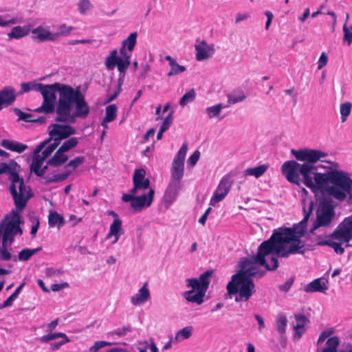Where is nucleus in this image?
<instances>
[{"label": "nucleus", "instance_id": "obj_37", "mask_svg": "<svg viewBox=\"0 0 352 352\" xmlns=\"http://www.w3.org/2000/svg\"><path fill=\"white\" fill-rule=\"evenodd\" d=\"M287 324V317L283 314H278L276 319V327L279 333L283 334L285 333Z\"/></svg>", "mask_w": 352, "mask_h": 352}, {"label": "nucleus", "instance_id": "obj_48", "mask_svg": "<svg viewBox=\"0 0 352 352\" xmlns=\"http://www.w3.org/2000/svg\"><path fill=\"white\" fill-rule=\"evenodd\" d=\"M74 30V27L67 26L66 24L63 23L58 26V31L54 33L55 36V40L57 39L60 36H66L69 34L70 32Z\"/></svg>", "mask_w": 352, "mask_h": 352}, {"label": "nucleus", "instance_id": "obj_61", "mask_svg": "<svg viewBox=\"0 0 352 352\" xmlns=\"http://www.w3.org/2000/svg\"><path fill=\"white\" fill-rule=\"evenodd\" d=\"M327 61L328 57L327 54L325 52H322L318 62V69H321L324 67L327 64Z\"/></svg>", "mask_w": 352, "mask_h": 352}, {"label": "nucleus", "instance_id": "obj_27", "mask_svg": "<svg viewBox=\"0 0 352 352\" xmlns=\"http://www.w3.org/2000/svg\"><path fill=\"white\" fill-rule=\"evenodd\" d=\"M1 145L8 150L18 153H22L28 148V145L26 144L9 139L3 140L1 141Z\"/></svg>", "mask_w": 352, "mask_h": 352}, {"label": "nucleus", "instance_id": "obj_24", "mask_svg": "<svg viewBox=\"0 0 352 352\" xmlns=\"http://www.w3.org/2000/svg\"><path fill=\"white\" fill-rule=\"evenodd\" d=\"M150 296L151 294L147 287V283H144L137 294L131 297L130 300L133 305H140L146 302Z\"/></svg>", "mask_w": 352, "mask_h": 352}, {"label": "nucleus", "instance_id": "obj_1", "mask_svg": "<svg viewBox=\"0 0 352 352\" xmlns=\"http://www.w3.org/2000/svg\"><path fill=\"white\" fill-rule=\"evenodd\" d=\"M298 161H286L281 166L283 175L287 180L300 185L303 184L312 192H321L342 201L346 199L352 204V179L349 174L340 169L338 162L324 161L327 153L318 149L301 148L291 151Z\"/></svg>", "mask_w": 352, "mask_h": 352}, {"label": "nucleus", "instance_id": "obj_46", "mask_svg": "<svg viewBox=\"0 0 352 352\" xmlns=\"http://www.w3.org/2000/svg\"><path fill=\"white\" fill-rule=\"evenodd\" d=\"M246 98L243 91L234 92L228 96V101L229 104H234L237 102L243 101Z\"/></svg>", "mask_w": 352, "mask_h": 352}, {"label": "nucleus", "instance_id": "obj_16", "mask_svg": "<svg viewBox=\"0 0 352 352\" xmlns=\"http://www.w3.org/2000/svg\"><path fill=\"white\" fill-rule=\"evenodd\" d=\"M331 236L339 241L345 242L346 247L352 239V215L345 217L331 234Z\"/></svg>", "mask_w": 352, "mask_h": 352}, {"label": "nucleus", "instance_id": "obj_31", "mask_svg": "<svg viewBox=\"0 0 352 352\" xmlns=\"http://www.w3.org/2000/svg\"><path fill=\"white\" fill-rule=\"evenodd\" d=\"M65 219L62 214L56 211H50L48 215V224L51 228L58 227L60 228L65 224Z\"/></svg>", "mask_w": 352, "mask_h": 352}, {"label": "nucleus", "instance_id": "obj_52", "mask_svg": "<svg viewBox=\"0 0 352 352\" xmlns=\"http://www.w3.org/2000/svg\"><path fill=\"white\" fill-rule=\"evenodd\" d=\"M85 162V157L82 156L76 157L74 159L70 160L67 165L66 168H72V170L76 168L78 166L82 164Z\"/></svg>", "mask_w": 352, "mask_h": 352}, {"label": "nucleus", "instance_id": "obj_19", "mask_svg": "<svg viewBox=\"0 0 352 352\" xmlns=\"http://www.w3.org/2000/svg\"><path fill=\"white\" fill-rule=\"evenodd\" d=\"M49 143V140H44L41 142L34 149V155L32 157V164L30 165V170L35 175L38 177L43 176V172L41 170V168L43 164V162L46 159L43 157L39 153L45 147V146Z\"/></svg>", "mask_w": 352, "mask_h": 352}, {"label": "nucleus", "instance_id": "obj_17", "mask_svg": "<svg viewBox=\"0 0 352 352\" xmlns=\"http://www.w3.org/2000/svg\"><path fill=\"white\" fill-rule=\"evenodd\" d=\"M232 185V181L230 176L225 175L223 177L210 199V205L214 206L217 203L222 201L230 192Z\"/></svg>", "mask_w": 352, "mask_h": 352}, {"label": "nucleus", "instance_id": "obj_30", "mask_svg": "<svg viewBox=\"0 0 352 352\" xmlns=\"http://www.w3.org/2000/svg\"><path fill=\"white\" fill-rule=\"evenodd\" d=\"M30 31L28 26H15L8 34V36L9 39H19L27 36Z\"/></svg>", "mask_w": 352, "mask_h": 352}, {"label": "nucleus", "instance_id": "obj_10", "mask_svg": "<svg viewBox=\"0 0 352 352\" xmlns=\"http://www.w3.org/2000/svg\"><path fill=\"white\" fill-rule=\"evenodd\" d=\"M127 48L121 45L120 56H118L117 50H113L107 56L104 65L109 71H112L117 67L120 76H124L126 69L131 64V54L127 53Z\"/></svg>", "mask_w": 352, "mask_h": 352}, {"label": "nucleus", "instance_id": "obj_6", "mask_svg": "<svg viewBox=\"0 0 352 352\" xmlns=\"http://www.w3.org/2000/svg\"><path fill=\"white\" fill-rule=\"evenodd\" d=\"M7 173L10 182L9 191L12 197L16 210L22 211L28 200L32 197L30 186L26 185L24 179L18 173L10 169L5 162L0 163V175Z\"/></svg>", "mask_w": 352, "mask_h": 352}, {"label": "nucleus", "instance_id": "obj_28", "mask_svg": "<svg viewBox=\"0 0 352 352\" xmlns=\"http://www.w3.org/2000/svg\"><path fill=\"white\" fill-rule=\"evenodd\" d=\"M165 60L168 61L170 67V70L167 74L168 77L182 74L186 70L184 66L179 65L176 60L169 55L165 56Z\"/></svg>", "mask_w": 352, "mask_h": 352}, {"label": "nucleus", "instance_id": "obj_14", "mask_svg": "<svg viewBox=\"0 0 352 352\" xmlns=\"http://www.w3.org/2000/svg\"><path fill=\"white\" fill-rule=\"evenodd\" d=\"M187 150V144L184 143L174 157L170 168V179L182 182L184 175V160Z\"/></svg>", "mask_w": 352, "mask_h": 352}, {"label": "nucleus", "instance_id": "obj_12", "mask_svg": "<svg viewBox=\"0 0 352 352\" xmlns=\"http://www.w3.org/2000/svg\"><path fill=\"white\" fill-rule=\"evenodd\" d=\"M154 190L149 188L147 193H144L140 196H135V194L131 192L124 194L122 200L124 202H130L131 208L135 212H140L145 207L151 206L154 196Z\"/></svg>", "mask_w": 352, "mask_h": 352}, {"label": "nucleus", "instance_id": "obj_32", "mask_svg": "<svg viewBox=\"0 0 352 352\" xmlns=\"http://www.w3.org/2000/svg\"><path fill=\"white\" fill-rule=\"evenodd\" d=\"M294 318L296 321V324L294 325V329L296 331L295 337L300 338L304 332V327L308 320L305 315L300 314H296Z\"/></svg>", "mask_w": 352, "mask_h": 352}, {"label": "nucleus", "instance_id": "obj_22", "mask_svg": "<svg viewBox=\"0 0 352 352\" xmlns=\"http://www.w3.org/2000/svg\"><path fill=\"white\" fill-rule=\"evenodd\" d=\"M196 59L198 61L207 60L212 57L214 53L213 45H209L205 41H202L195 45Z\"/></svg>", "mask_w": 352, "mask_h": 352}, {"label": "nucleus", "instance_id": "obj_56", "mask_svg": "<svg viewBox=\"0 0 352 352\" xmlns=\"http://www.w3.org/2000/svg\"><path fill=\"white\" fill-rule=\"evenodd\" d=\"M19 22V20L16 17H12L9 20H5L4 16L0 15V27L6 28L9 27L12 25H14Z\"/></svg>", "mask_w": 352, "mask_h": 352}, {"label": "nucleus", "instance_id": "obj_39", "mask_svg": "<svg viewBox=\"0 0 352 352\" xmlns=\"http://www.w3.org/2000/svg\"><path fill=\"white\" fill-rule=\"evenodd\" d=\"M41 250V248L36 249H23L19 252L18 258L19 261H25L29 260L34 254Z\"/></svg>", "mask_w": 352, "mask_h": 352}, {"label": "nucleus", "instance_id": "obj_13", "mask_svg": "<svg viewBox=\"0 0 352 352\" xmlns=\"http://www.w3.org/2000/svg\"><path fill=\"white\" fill-rule=\"evenodd\" d=\"M187 150V144L184 143L174 157L170 168V179L182 182L184 175V160Z\"/></svg>", "mask_w": 352, "mask_h": 352}, {"label": "nucleus", "instance_id": "obj_7", "mask_svg": "<svg viewBox=\"0 0 352 352\" xmlns=\"http://www.w3.org/2000/svg\"><path fill=\"white\" fill-rule=\"evenodd\" d=\"M226 295L236 302H248L256 293V285L252 278H245L241 273H236L226 285Z\"/></svg>", "mask_w": 352, "mask_h": 352}, {"label": "nucleus", "instance_id": "obj_40", "mask_svg": "<svg viewBox=\"0 0 352 352\" xmlns=\"http://www.w3.org/2000/svg\"><path fill=\"white\" fill-rule=\"evenodd\" d=\"M352 109V103L350 102H346L342 103L340 107V112L341 115V121L344 122L348 116L350 115Z\"/></svg>", "mask_w": 352, "mask_h": 352}, {"label": "nucleus", "instance_id": "obj_29", "mask_svg": "<svg viewBox=\"0 0 352 352\" xmlns=\"http://www.w3.org/2000/svg\"><path fill=\"white\" fill-rule=\"evenodd\" d=\"M268 168L269 165L264 164L258 166L248 168L244 170L243 174L245 177L254 176L255 178H259L267 170Z\"/></svg>", "mask_w": 352, "mask_h": 352}, {"label": "nucleus", "instance_id": "obj_55", "mask_svg": "<svg viewBox=\"0 0 352 352\" xmlns=\"http://www.w3.org/2000/svg\"><path fill=\"white\" fill-rule=\"evenodd\" d=\"M111 345V342L106 341H98L96 342L95 344L90 347L89 352H98L99 349Z\"/></svg>", "mask_w": 352, "mask_h": 352}, {"label": "nucleus", "instance_id": "obj_15", "mask_svg": "<svg viewBox=\"0 0 352 352\" xmlns=\"http://www.w3.org/2000/svg\"><path fill=\"white\" fill-rule=\"evenodd\" d=\"M48 133L50 136L49 142L51 140H54L56 142H59L63 140L69 138L71 135L76 134V129L69 124H63L54 123L50 124L47 128Z\"/></svg>", "mask_w": 352, "mask_h": 352}, {"label": "nucleus", "instance_id": "obj_60", "mask_svg": "<svg viewBox=\"0 0 352 352\" xmlns=\"http://www.w3.org/2000/svg\"><path fill=\"white\" fill-rule=\"evenodd\" d=\"M70 340L68 337L66 338H63L62 340L57 342H52L50 344V348L52 351H56L59 349L63 345L69 342Z\"/></svg>", "mask_w": 352, "mask_h": 352}, {"label": "nucleus", "instance_id": "obj_25", "mask_svg": "<svg viewBox=\"0 0 352 352\" xmlns=\"http://www.w3.org/2000/svg\"><path fill=\"white\" fill-rule=\"evenodd\" d=\"M328 289V281L322 278H316L307 284L304 290L307 293L324 292Z\"/></svg>", "mask_w": 352, "mask_h": 352}, {"label": "nucleus", "instance_id": "obj_3", "mask_svg": "<svg viewBox=\"0 0 352 352\" xmlns=\"http://www.w3.org/2000/svg\"><path fill=\"white\" fill-rule=\"evenodd\" d=\"M263 245V242L258 246L256 256L250 258H244L239 262L240 270L237 273L242 274L245 278H261L265 274V271H262L258 265L265 267L267 270H274L278 267V262L274 256H276L274 246L270 243V245L262 248Z\"/></svg>", "mask_w": 352, "mask_h": 352}, {"label": "nucleus", "instance_id": "obj_59", "mask_svg": "<svg viewBox=\"0 0 352 352\" xmlns=\"http://www.w3.org/2000/svg\"><path fill=\"white\" fill-rule=\"evenodd\" d=\"M344 242L340 241V243L331 241L330 246L333 249V250L338 254H342L344 252V248H342V244Z\"/></svg>", "mask_w": 352, "mask_h": 352}, {"label": "nucleus", "instance_id": "obj_58", "mask_svg": "<svg viewBox=\"0 0 352 352\" xmlns=\"http://www.w3.org/2000/svg\"><path fill=\"white\" fill-rule=\"evenodd\" d=\"M130 328L129 327H122L121 328H118L115 329L114 331L109 333L110 335L114 336L116 335L119 337H122L125 336L128 332H130Z\"/></svg>", "mask_w": 352, "mask_h": 352}, {"label": "nucleus", "instance_id": "obj_2", "mask_svg": "<svg viewBox=\"0 0 352 352\" xmlns=\"http://www.w3.org/2000/svg\"><path fill=\"white\" fill-rule=\"evenodd\" d=\"M314 202L310 201L308 210L303 208L305 216L303 219L292 228H281L276 230L270 238L263 241L262 248L272 243L276 250V256L287 258L291 254H304L305 243L301 240L307 230V224L313 211Z\"/></svg>", "mask_w": 352, "mask_h": 352}, {"label": "nucleus", "instance_id": "obj_18", "mask_svg": "<svg viewBox=\"0 0 352 352\" xmlns=\"http://www.w3.org/2000/svg\"><path fill=\"white\" fill-rule=\"evenodd\" d=\"M145 170L143 168L136 169L133 176V187L130 190L132 194H138L149 188L150 181L145 178Z\"/></svg>", "mask_w": 352, "mask_h": 352}, {"label": "nucleus", "instance_id": "obj_64", "mask_svg": "<svg viewBox=\"0 0 352 352\" xmlns=\"http://www.w3.org/2000/svg\"><path fill=\"white\" fill-rule=\"evenodd\" d=\"M69 287V284L67 283H56L53 284L51 286V289L53 292H58L63 289L67 288Z\"/></svg>", "mask_w": 352, "mask_h": 352}, {"label": "nucleus", "instance_id": "obj_49", "mask_svg": "<svg viewBox=\"0 0 352 352\" xmlns=\"http://www.w3.org/2000/svg\"><path fill=\"white\" fill-rule=\"evenodd\" d=\"M71 171H66L60 174L54 175L52 177H46L45 179L46 180V183L63 182L68 177Z\"/></svg>", "mask_w": 352, "mask_h": 352}, {"label": "nucleus", "instance_id": "obj_35", "mask_svg": "<svg viewBox=\"0 0 352 352\" xmlns=\"http://www.w3.org/2000/svg\"><path fill=\"white\" fill-rule=\"evenodd\" d=\"M137 36L136 32L131 33L126 39L122 41V45L126 47L129 52H132L137 42Z\"/></svg>", "mask_w": 352, "mask_h": 352}, {"label": "nucleus", "instance_id": "obj_53", "mask_svg": "<svg viewBox=\"0 0 352 352\" xmlns=\"http://www.w3.org/2000/svg\"><path fill=\"white\" fill-rule=\"evenodd\" d=\"M58 145L59 142H56L54 140L53 143L49 144L47 147L45 148V149L41 153V155L43 156V157L47 158Z\"/></svg>", "mask_w": 352, "mask_h": 352}, {"label": "nucleus", "instance_id": "obj_26", "mask_svg": "<svg viewBox=\"0 0 352 352\" xmlns=\"http://www.w3.org/2000/svg\"><path fill=\"white\" fill-rule=\"evenodd\" d=\"M69 159L66 152L60 147L54 155L47 160V164L53 167H59L64 164Z\"/></svg>", "mask_w": 352, "mask_h": 352}, {"label": "nucleus", "instance_id": "obj_51", "mask_svg": "<svg viewBox=\"0 0 352 352\" xmlns=\"http://www.w3.org/2000/svg\"><path fill=\"white\" fill-rule=\"evenodd\" d=\"M8 243V242L2 241V245L0 248V259L2 261H9L12 258V254L7 249Z\"/></svg>", "mask_w": 352, "mask_h": 352}, {"label": "nucleus", "instance_id": "obj_44", "mask_svg": "<svg viewBox=\"0 0 352 352\" xmlns=\"http://www.w3.org/2000/svg\"><path fill=\"white\" fill-rule=\"evenodd\" d=\"M67 336L65 333L61 332L56 333H51L49 332L48 334L44 335L41 336L39 340L43 343H47L51 340L57 339V338H66Z\"/></svg>", "mask_w": 352, "mask_h": 352}, {"label": "nucleus", "instance_id": "obj_63", "mask_svg": "<svg viewBox=\"0 0 352 352\" xmlns=\"http://www.w3.org/2000/svg\"><path fill=\"white\" fill-rule=\"evenodd\" d=\"M293 283H294V278H290L284 284L280 285L278 287L281 291L287 292L291 288L292 285H293Z\"/></svg>", "mask_w": 352, "mask_h": 352}, {"label": "nucleus", "instance_id": "obj_20", "mask_svg": "<svg viewBox=\"0 0 352 352\" xmlns=\"http://www.w3.org/2000/svg\"><path fill=\"white\" fill-rule=\"evenodd\" d=\"M182 186L181 181L170 179L164 195L165 201L172 204L177 199Z\"/></svg>", "mask_w": 352, "mask_h": 352}, {"label": "nucleus", "instance_id": "obj_11", "mask_svg": "<svg viewBox=\"0 0 352 352\" xmlns=\"http://www.w3.org/2000/svg\"><path fill=\"white\" fill-rule=\"evenodd\" d=\"M316 219L314 222L310 230L312 234H315V231L322 226H328L335 216L333 207L327 202H321L319 204L316 212Z\"/></svg>", "mask_w": 352, "mask_h": 352}, {"label": "nucleus", "instance_id": "obj_21", "mask_svg": "<svg viewBox=\"0 0 352 352\" xmlns=\"http://www.w3.org/2000/svg\"><path fill=\"white\" fill-rule=\"evenodd\" d=\"M32 39L38 42L53 41H55L54 33L50 32L49 28L39 25L31 30Z\"/></svg>", "mask_w": 352, "mask_h": 352}, {"label": "nucleus", "instance_id": "obj_43", "mask_svg": "<svg viewBox=\"0 0 352 352\" xmlns=\"http://www.w3.org/2000/svg\"><path fill=\"white\" fill-rule=\"evenodd\" d=\"M349 14H346V21L343 25V32H344V37L343 39L344 41H346L348 45H351L352 43V25L348 26L347 25V21L349 20Z\"/></svg>", "mask_w": 352, "mask_h": 352}, {"label": "nucleus", "instance_id": "obj_33", "mask_svg": "<svg viewBox=\"0 0 352 352\" xmlns=\"http://www.w3.org/2000/svg\"><path fill=\"white\" fill-rule=\"evenodd\" d=\"M122 234V221L120 219H113L110 225L109 232L105 239H109L112 236H120Z\"/></svg>", "mask_w": 352, "mask_h": 352}, {"label": "nucleus", "instance_id": "obj_9", "mask_svg": "<svg viewBox=\"0 0 352 352\" xmlns=\"http://www.w3.org/2000/svg\"><path fill=\"white\" fill-rule=\"evenodd\" d=\"M20 211L17 210H12L10 212L0 223L2 225L3 240L2 241L8 242L11 245L14 239V236L17 234L21 235L22 229L20 224L23 223Z\"/></svg>", "mask_w": 352, "mask_h": 352}, {"label": "nucleus", "instance_id": "obj_45", "mask_svg": "<svg viewBox=\"0 0 352 352\" xmlns=\"http://www.w3.org/2000/svg\"><path fill=\"white\" fill-rule=\"evenodd\" d=\"M79 142V139L76 137H72L65 140L60 146L66 153L71 149L75 148Z\"/></svg>", "mask_w": 352, "mask_h": 352}, {"label": "nucleus", "instance_id": "obj_4", "mask_svg": "<svg viewBox=\"0 0 352 352\" xmlns=\"http://www.w3.org/2000/svg\"><path fill=\"white\" fill-rule=\"evenodd\" d=\"M90 112V108L85 100L80 86L76 88L70 86L63 105L55 120L57 122L74 123L76 118H86Z\"/></svg>", "mask_w": 352, "mask_h": 352}, {"label": "nucleus", "instance_id": "obj_23", "mask_svg": "<svg viewBox=\"0 0 352 352\" xmlns=\"http://www.w3.org/2000/svg\"><path fill=\"white\" fill-rule=\"evenodd\" d=\"M15 89L12 87H6L0 91V110L12 104L16 100Z\"/></svg>", "mask_w": 352, "mask_h": 352}, {"label": "nucleus", "instance_id": "obj_62", "mask_svg": "<svg viewBox=\"0 0 352 352\" xmlns=\"http://www.w3.org/2000/svg\"><path fill=\"white\" fill-rule=\"evenodd\" d=\"M200 157V153L198 151H195L188 158V163L192 166H195Z\"/></svg>", "mask_w": 352, "mask_h": 352}, {"label": "nucleus", "instance_id": "obj_5", "mask_svg": "<svg viewBox=\"0 0 352 352\" xmlns=\"http://www.w3.org/2000/svg\"><path fill=\"white\" fill-rule=\"evenodd\" d=\"M69 87L70 85L60 82H55L51 85L41 84V87L38 89V92L43 96V101L42 104L36 108L34 111L45 114L55 112L56 116H58Z\"/></svg>", "mask_w": 352, "mask_h": 352}, {"label": "nucleus", "instance_id": "obj_38", "mask_svg": "<svg viewBox=\"0 0 352 352\" xmlns=\"http://www.w3.org/2000/svg\"><path fill=\"white\" fill-rule=\"evenodd\" d=\"M117 106L114 104L108 105L105 109V122H112L117 117Z\"/></svg>", "mask_w": 352, "mask_h": 352}, {"label": "nucleus", "instance_id": "obj_41", "mask_svg": "<svg viewBox=\"0 0 352 352\" xmlns=\"http://www.w3.org/2000/svg\"><path fill=\"white\" fill-rule=\"evenodd\" d=\"M76 6L79 13L82 15L86 14L93 8L90 0H79Z\"/></svg>", "mask_w": 352, "mask_h": 352}, {"label": "nucleus", "instance_id": "obj_42", "mask_svg": "<svg viewBox=\"0 0 352 352\" xmlns=\"http://www.w3.org/2000/svg\"><path fill=\"white\" fill-rule=\"evenodd\" d=\"M228 106H223L221 103H219L216 105L207 107L206 109V112L210 118H212L218 116L220 114L222 109L226 108Z\"/></svg>", "mask_w": 352, "mask_h": 352}, {"label": "nucleus", "instance_id": "obj_34", "mask_svg": "<svg viewBox=\"0 0 352 352\" xmlns=\"http://www.w3.org/2000/svg\"><path fill=\"white\" fill-rule=\"evenodd\" d=\"M16 113L19 116V120H22L25 122L44 123L46 121V118L43 116H39L37 118H33L32 114L24 113L20 109H16Z\"/></svg>", "mask_w": 352, "mask_h": 352}, {"label": "nucleus", "instance_id": "obj_8", "mask_svg": "<svg viewBox=\"0 0 352 352\" xmlns=\"http://www.w3.org/2000/svg\"><path fill=\"white\" fill-rule=\"evenodd\" d=\"M211 271H206L198 278L186 279L187 287L192 288L191 290L186 291L182 294L183 297L189 302L201 305L204 302V298L208 289L210 284L209 277L211 276Z\"/></svg>", "mask_w": 352, "mask_h": 352}, {"label": "nucleus", "instance_id": "obj_54", "mask_svg": "<svg viewBox=\"0 0 352 352\" xmlns=\"http://www.w3.org/2000/svg\"><path fill=\"white\" fill-rule=\"evenodd\" d=\"M173 111H171L164 118L160 129H162L164 131L169 129L173 122Z\"/></svg>", "mask_w": 352, "mask_h": 352}, {"label": "nucleus", "instance_id": "obj_50", "mask_svg": "<svg viewBox=\"0 0 352 352\" xmlns=\"http://www.w3.org/2000/svg\"><path fill=\"white\" fill-rule=\"evenodd\" d=\"M195 91L193 89L186 93L179 100V104L184 107L188 103L192 102L195 98Z\"/></svg>", "mask_w": 352, "mask_h": 352}, {"label": "nucleus", "instance_id": "obj_57", "mask_svg": "<svg viewBox=\"0 0 352 352\" xmlns=\"http://www.w3.org/2000/svg\"><path fill=\"white\" fill-rule=\"evenodd\" d=\"M63 273L61 269H55L54 267H47L45 270V274L48 277L59 276Z\"/></svg>", "mask_w": 352, "mask_h": 352}, {"label": "nucleus", "instance_id": "obj_47", "mask_svg": "<svg viewBox=\"0 0 352 352\" xmlns=\"http://www.w3.org/2000/svg\"><path fill=\"white\" fill-rule=\"evenodd\" d=\"M41 87V83H36L35 82H23L21 84V94L34 90L38 91V89Z\"/></svg>", "mask_w": 352, "mask_h": 352}, {"label": "nucleus", "instance_id": "obj_36", "mask_svg": "<svg viewBox=\"0 0 352 352\" xmlns=\"http://www.w3.org/2000/svg\"><path fill=\"white\" fill-rule=\"evenodd\" d=\"M192 326L186 327L177 332L175 340L177 342H181L184 340L188 339L192 336Z\"/></svg>", "mask_w": 352, "mask_h": 352}]
</instances>
